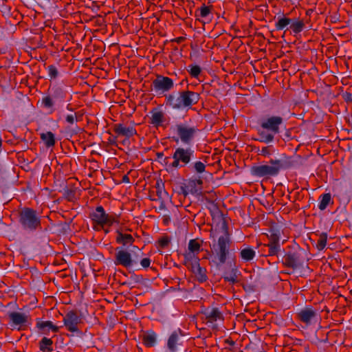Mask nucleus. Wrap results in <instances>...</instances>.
I'll use <instances>...</instances> for the list:
<instances>
[{
    "label": "nucleus",
    "instance_id": "nucleus-1",
    "mask_svg": "<svg viewBox=\"0 0 352 352\" xmlns=\"http://www.w3.org/2000/svg\"><path fill=\"white\" fill-rule=\"evenodd\" d=\"M173 162L169 165L172 168H188L197 174H201L206 170V165L201 161H192L195 159V151L190 148L177 147L173 153Z\"/></svg>",
    "mask_w": 352,
    "mask_h": 352
},
{
    "label": "nucleus",
    "instance_id": "nucleus-2",
    "mask_svg": "<svg viewBox=\"0 0 352 352\" xmlns=\"http://www.w3.org/2000/svg\"><path fill=\"white\" fill-rule=\"evenodd\" d=\"M283 118L280 116H267L261 118L256 129L258 138L256 141L269 144L274 140L275 135L280 132V126Z\"/></svg>",
    "mask_w": 352,
    "mask_h": 352
},
{
    "label": "nucleus",
    "instance_id": "nucleus-3",
    "mask_svg": "<svg viewBox=\"0 0 352 352\" xmlns=\"http://www.w3.org/2000/svg\"><path fill=\"white\" fill-rule=\"evenodd\" d=\"M217 226L218 228H216L215 232H217L219 229L222 232V235L218 238L217 242L212 245L216 254L214 260L212 261L217 266H219L224 264L227 260L231 239L228 232V224L226 219L223 216L220 217L219 222Z\"/></svg>",
    "mask_w": 352,
    "mask_h": 352
},
{
    "label": "nucleus",
    "instance_id": "nucleus-4",
    "mask_svg": "<svg viewBox=\"0 0 352 352\" xmlns=\"http://www.w3.org/2000/svg\"><path fill=\"white\" fill-rule=\"evenodd\" d=\"M294 162L286 155L280 159H271L267 164L256 165L251 167V174L256 177L270 178L278 175L281 170L292 167Z\"/></svg>",
    "mask_w": 352,
    "mask_h": 352
},
{
    "label": "nucleus",
    "instance_id": "nucleus-5",
    "mask_svg": "<svg viewBox=\"0 0 352 352\" xmlns=\"http://www.w3.org/2000/svg\"><path fill=\"white\" fill-rule=\"evenodd\" d=\"M164 96L165 104L175 110L190 109L201 98L199 93L188 89L180 91L177 94H166Z\"/></svg>",
    "mask_w": 352,
    "mask_h": 352
},
{
    "label": "nucleus",
    "instance_id": "nucleus-6",
    "mask_svg": "<svg viewBox=\"0 0 352 352\" xmlns=\"http://www.w3.org/2000/svg\"><path fill=\"white\" fill-rule=\"evenodd\" d=\"M89 218L95 231L104 230L105 233L109 232V228L113 223L120 222V216L114 212L107 213L102 206H98L89 213Z\"/></svg>",
    "mask_w": 352,
    "mask_h": 352
},
{
    "label": "nucleus",
    "instance_id": "nucleus-7",
    "mask_svg": "<svg viewBox=\"0 0 352 352\" xmlns=\"http://www.w3.org/2000/svg\"><path fill=\"white\" fill-rule=\"evenodd\" d=\"M18 223L27 232H34L41 228V216L34 209L23 207L18 210Z\"/></svg>",
    "mask_w": 352,
    "mask_h": 352
},
{
    "label": "nucleus",
    "instance_id": "nucleus-8",
    "mask_svg": "<svg viewBox=\"0 0 352 352\" xmlns=\"http://www.w3.org/2000/svg\"><path fill=\"white\" fill-rule=\"evenodd\" d=\"M48 91L49 94L43 97L41 105L44 109L48 110L50 113H52L55 111L54 106L56 104H59L64 102L67 92L62 86L56 84L50 87Z\"/></svg>",
    "mask_w": 352,
    "mask_h": 352
},
{
    "label": "nucleus",
    "instance_id": "nucleus-9",
    "mask_svg": "<svg viewBox=\"0 0 352 352\" xmlns=\"http://www.w3.org/2000/svg\"><path fill=\"white\" fill-rule=\"evenodd\" d=\"M170 129L177 134L181 142L186 144L192 142L198 131L196 126L184 122L177 123Z\"/></svg>",
    "mask_w": 352,
    "mask_h": 352
},
{
    "label": "nucleus",
    "instance_id": "nucleus-10",
    "mask_svg": "<svg viewBox=\"0 0 352 352\" xmlns=\"http://www.w3.org/2000/svg\"><path fill=\"white\" fill-rule=\"evenodd\" d=\"M9 324L13 329L18 331H24L32 324V318L30 315L18 311L8 313Z\"/></svg>",
    "mask_w": 352,
    "mask_h": 352
},
{
    "label": "nucleus",
    "instance_id": "nucleus-11",
    "mask_svg": "<svg viewBox=\"0 0 352 352\" xmlns=\"http://www.w3.org/2000/svg\"><path fill=\"white\" fill-rule=\"evenodd\" d=\"M192 261H184V265L195 276V279L200 283H205L208 279L207 270L200 265L199 258H193Z\"/></svg>",
    "mask_w": 352,
    "mask_h": 352
},
{
    "label": "nucleus",
    "instance_id": "nucleus-12",
    "mask_svg": "<svg viewBox=\"0 0 352 352\" xmlns=\"http://www.w3.org/2000/svg\"><path fill=\"white\" fill-rule=\"evenodd\" d=\"M152 86L157 94H162L173 89L174 82L168 76L157 75L156 78L152 82Z\"/></svg>",
    "mask_w": 352,
    "mask_h": 352
},
{
    "label": "nucleus",
    "instance_id": "nucleus-13",
    "mask_svg": "<svg viewBox=\"0 0 352 352\" xmlns=\"http://www.w3.org/2000/svg\"><path fill=\"white\" fill-rule=\"evenodd\" d=\"M63 323L66 329L72 332H78V324L81 323L82 319L76 310L68 311L63 318Z\"/></svg>",
    "mask_w": 352,
    "mask_h": 352
},
{
    "label": "nucleus",
    "instance_id": "nucleus-14",
    "mask_svg": "<svg viewBox=\"0 0 352 352\" xmlns=\"http://www.w3.org/2000/svg\"><path fill=\"white\" fill-rule=\"evenodd\" d=\"M185 334L178 328L173 331L167 340V348L170 352H177L179 347L182 346L185 340Z\"/></svg>",
    "mask_w": 352,
    "mask_h": 352
},
{
    "label": "nucleus",
    "instance_id": "nucleus-15",
    "mask_svg": "<svg viewBox=\"0 0 352 352\" xmlns=\"http://www.w3.org/2000/svg\"><path fill=\"white\" fill-rule=\"evenodd\" d=\"M135 263L132 258L131 254L126 250L117 248L115 254L114 264L121 265L125 268H129Z\"/></svg>",
    "mask_w": 352,
    "mask_h": 352
},
{
    "label": "nucleus",
    "instance_id": "nucleus-16",
    "mask_svg": "<svg viewBox=\"0 0 352 352\" xmlns=\"http://www.w3.org/2000/svg\"><path fill=\"white\" fill-rule=\"evenodd\" d=\"M282 264L294 270L302 266V260L299 252L289 251L283 256Z\"/></svg>",
    "mask_w": 352,
    "mask_h": 352
},
{
    "label": "nucleus",
    "instance_id": "nucleus-17",
    "mask_svg": "<svg viewBox=\"0 0 352 352\" xmlns=\"http://www.w3.org/2000/svg\"><path fill=\"white\" fill-rule=\"evenodd\" d=\"M112 130L116 134V138L124 137L129 140L137 134L135 128L133 126H126L123 123H117L112 126Z\"/></svg>",
    "mask_w": 352,
    "mask_h": 352
},
{
    "label": "nucleus",
    "instance_id": "nucleus-18",
    "mask_svg": "<svg viewBox=\"0 0 352 352\" xmlns=\"http://www.w3.org/2000/svg\"><path fill=\"white\" fill-rule=\"evenodd\" d=\"M201 241L199 239H190L188 245V252L184 254V261H192L193 258H199L197 254L201 252Z\"/></svg>",
    "mask_w": 352,
    "mask_h": 352
},
{
    "label": "nucleus",
    "instance_id": "nucleus-19",
    "mask_svg": "<svg viewBox=\"0 0 352 352\" xmlns=\"http://www.w3.org/2000/svg\"><path fill=\"white\" fill-rule=\"evenodd\" d=\"M317 316V311L312 307H305L297 313L298 318L306 325H309L314 320H316Z\"/></svg>",
    "mask_w": 352,
    "mask_h": 352
},
{
    "label": "nucleus",
    "instance_id": "nucleus-20",
    "mask_svg": "<svg viewBox=\"0 0 352 352\" xmlns=\"http://www.w3.org/2000/svg\"><path fill=\"white\" fill-rule=\"evenodd\" d=\"M151 117L149 118V123L153 126L158 128L164 124L166 122L165 113L159 108H153L150 111Z\"/></svg>",
    "mask_w": 352,
    "mask_h": 352
},
{
    "label": "nucleus",
    "instance_id": "nucleus-21",
    "mask_svg": "<svg viewBox=\"0 0 352 352\" xmlns=\"http://www.w3.org/2000/svg\"><path fill=\"white\" fill-rule=\"evenodd\" d=\"M204 314L207 322L213 323L219 320H223V316L217 307H208L202 311Z\"/></svg>",
    "mask_w": 352,
    "mask_h": 352
},
{
    "label": "nucleus",
    "instance_id": "nucleus-22",
    "mask_svg": "<svg viewBox=\"0 0 352 352\" xmlns=\"http://www.w3.org/2000/svg\"><path fill=\"white\" fill-rule=\"evenodd\" d=\"M36 327L43 334H47L50 331L54 333L59 331V327L54 325L52 322L50 320L43 321L40 318H36Z\"/></svg>",
    "mask_w": 352,
    "mask_h": 352
},
{
    "label": "nucleus",
    "instance_id": "nucleus-23",
    "mask_svg": "<svg viewBox=\"0 0 352 352\" xmlns=\"http://www.w3.org/2000/svg\"><path fill=\"white\" fill-rule=\"evenodd\" d=\"M116 242L122 245L123 247H129L133 244L135 239L130 234L123 233L120 230L116 232Z\"/></svg>",
    "mask_w": 352,
    "mask_h": 352
},
{
    "label": "nucleus",
    "instance_id": "nucleus-24",
    "mask_svg": "<svg viewBox=\"0 0 352 352\" xmlns=\"http://www.w3.org/2000/svg\"><path fill=\"white\" fill-rule=\"evenodd\" d=\"M142 340L143 344L146 347L153 346L157 341V334L153 330L144 331L142 335Z\"/></svg>",
    "mask_w": 352,
    "mask_h": 352
},
{
    "label": "nucleus",
    "instance_id": "nucleus-25",
    "mask_svg": "<svg viewBox=\"0 0 352 352\" xmlns=\"http://www.w3.org/2000/svg\"><path fill=\"white\" fill-rule=\"evenodd\" d=\"M240 258L244 262H250L254 259L256 256V252L250 246L243 248L239 253Z\"/></svg>",
    "mask_w": 352,
    "mask_h": 352
},
{
    "label": "nucleus",
    "instance_id": "nucleus-26",
    "mask_svg": "<svg viewBox=\"0 0 352 352\" xmlns=\"http://www.w3.org/2000/svg\"><path fill=\"white\" fill-rule=\"evenodd\" d=\"M288 14H283L277 18V21L275 23V28L276 30H283L290 26V23L292 22V19L287 16Z\"/></svg>",
    "mask_w": 352,
    "mask_h": 352
},
{
    "label": "nucleus",
    "instance_id": "nucleus-27",
    "mask_svg": "<svg viewBox=\"0 0 352 352\" xmlns=\"http://www.w3.org/2000/svg\"><path fill=\"white\" fill-rule=\"evenodd\" d=\"M292 22L290 23L289 28L294 34L301 32L305 28V23L302 19L298 18L292 19Z\"/></svg>",
    "mask_w": 352,
    "mask_h": 352
},
{
    "label": "nucleus",
    "instance_id": "nucleus-28",
    "mask_svg": "<svg viewBox=\"0 0 352 352\" xmlns=\"http://www.w3.org/2000/svg\"><path fill=\"white\" fill-rule=\"evenodd\" d=\"M40 137L46 147L50 148L55 145V136L52 132L47 131L46 133H41Z\"/></svg>",
    "mask_w": 352,
    "mask_h": 352
},
{
    "label": "nucleus",
    "instance_id": "nucleus-29",
    "mask_svg": "<svg viewBox=\"0 0 352 352\" xmlns=\"http://www.w3.org/2000/svg\"><path fill=\"white\" fill-rule=\"evenodd\" d=\"M39 349L43 352H52L53 351L52 340L43 337L39 342Z\"/></svg>",
    "mask_w": 352,
    "mask_h": 352
},
{
    "label": "nucleus",
    "instance_id": "nucleus-30",
    "mask_svg": "<svg viewBox=\"0 0 352 352\" xmlns=\"http://www.w3.org/2000/svg\"><path fill=\"white\" fill-rule=\"evenodd\" d=\"M203 185V180L201 178H195L190 179L188 186L190 187V192L192 194L197 193L201 191Z\"/></svg>",
    "mask_w": 352,
    "mask_h": 352
},
{
    "label": "nucleus",
    "instance_id": "nucleus-31",
    "mask_svg": "<svg viewBox=\"0 0 352 352\" xmlns=\"http://www.w3.org/2000/svg\"><path fill=\"white\" fill-rule=\"evenodd\" d=\"M319 200L320 201L318 204V208L320 210H325L331 202L333 203L330 193H324L321 195L319 197Z\"/></svg>",
    "mask_w": 352,
    "mask_h": 352
},
{
    "label": "nucleus",
    "instance_id": "nucleus-32",
    "mask_svg": "<svg viewBox=\"0 0 352 352\" xmlns=\"http://www.w3.org/2000/svg\"><path fill=\"white\" fill-rule=\"evenodd\" d=\"M263 246L264 248H268V254L266 256H278L279 252L281 250L280 244H275L268 242L267 244H264Z\"/></svg>",
    "mask_w": 352,
    "mask_h": 352
},
{
    "label": "nucleus",
    "instance_id": "nucleus-33",
    "mask_svg": "<svg viewBox=\"0 0 352 352\" xmlns=\"http://www.w3.org/2000/svg\"><path fill=\"white\" fill-rule=\"evenodd\" d=\"M187 71L192 78L197 79L201 73V68L198 65L190 64L188 66Z\"/></svg>",
    "mask_w": 352,
    "mask_h": 352
},
{
    "label": "nucleus",
    "instance_id": "nucleus-34",
    "mask_svg": "<svg viewBox=\"0 0 352 352\" xmlns=\"http://www.w3.org/2000/svg\"><path fill=\"white\" fill-rule=\"evenodd\" d=\"M6 3V0H0V12L6 18L11 15V8Z\"/></svg>",
    "mask_w": 352,
    "mask_h": 352
},
{
    "label": "nucleus",
    "instance_id": "nucleus-35",
    "mask_svg": "<svg viewBox=\"0 0 352 352\" xmlns=\"http://www.w3.org/2000/svg\"><path fill=\"white\" fill-rule=\"evenodd\" d=\"M327 234L325 232H322V234H320L318 239L317 240L316 248H318V250H323L327 245Z\"/></svg>",
    "mask_w": 352,
    "mask_h": 352
},
{
    "label": "nucleus",
    "instance_id": "nucleus-36",
    "mask_svg": "<svg viewBox=\"0 0 352 352\" xmlns=\"http://www.w3.org/2000/svg\"><path fill=\"white\" fill-rule=\"evenodd\" d=\"M270 234H267L268 242L275 244H280V234L274 230H271Z\"/></svg>",
    "mask_w": 352,
    "mask_h": 352
},
{
    "label": "nucleus",
    "instance_id": "nucleus-37",
    "mask_svg": "<svg viewBox=\"0 0 352 352\" xmlns=\"http://www.w3.org/2000/svg\"><path fill=\"white\" fill-rule=\"evenodd\" d=\"M76 191L73 188H65L63 192V197L69 201H74L76 199Z\"/></svg>",
    "mask_w": 352,
    "mask_h": 352
},
{
    "label": "nucleus",
    "instance_id": "nucleus-38",
    "mask_svg": "<svg viewBox=\"0 0 352 352\" xmlns=\"http://www.w3.org/2000/svg\"><path fill=\"white\" fill-rule=\"evenodd\" d=\"M210 7L206 6L205 4H203V6L199 8V14H197V13L196 12L195 16H201L202 18H206L210 14Z\"/></svg>",
    "mask_w": 352,
    "mask_h": 352
},
{
    "label": "nucleus",
    "instance_id": "nucleus-39",
    "mask_svg": "<svg viewBox=\"0 0 352 352\" xmlns=\"http://www.w3.org/2000/svg\"><path fill=\"white\" fill-rule=\"evenodd\" d=\"M47 71H48V75H49L50 80L55 79L58 77V71L56 66H54L53 65H49L47 67Z\"/></svg>",
    "mask_w": 352,
    "mask_h": 352
},
{
    "label": "nucleus",
    "instance_id": "nucleus-40",
    "mask_svg": "<svg viewBox=\"0 0 352 352\" xmlns=\"http://www.w3.org/2000/svg\"><path fill=\"white\" fill-rule=\"evenodd\" d=\"M155 188L156 189V195H157L158 198H162V194L165 192L164 189V184L161 180L156 182Z\"/></svg>",
    "mask_w": 352,
    "mask_h": 352
},
{
    "label": "nucleus",
    "instance_id": "nucleus-41",
    "mask_svg": "<svg viewBox=\"0 0 352 352\" xmlns=\"http://www.w3.org/2000/svg\"><path fill=\"white\" fill-rule=\"evenodd\" d=\"M223 278L231 284H235L239 282L238 276L235 272H232L230 274L224 276Z\"/></svg>",
    "mask_w": 352,
    "mask_h": 352
},
{
    "label": "nucleus",
    "instance_id": "nucleus-42",
    "mask_svg": "<svg viewBox=\"0 0 352 352\" xmlns=\"http://www.w3.org/2000/svg\"><path fill=\"white\" fill-rule=\"evenodd\" d=\"M77 114L78 113L75 112L74 113L67 115L65 116L66 122L71 125L74 124L75 122L78 121Z\"/></svg>",
    "mask_w": 352,
    "mask_h": 352
},
{
    "label": "nucleus",
    "instance_id": "nucleus-43",
    "mask_svg": "<svg viewBox=\"0 0 352 352\" xmlns=\"http://www.w3.org/2000/svg\"><path fill=\"white\" fill-rule=\"evenodd\" d=\"M170 239L167 236H162L158 241L159 245L162 248H164L167 247L168 245V244L170 243Z\"/></svg>",
    "mask_w": 352,
    "mask_h": 352
},
{
    "label": "nucleus",
    "instance_id": "nucleus-44",
    "mask_svg": "<svg viewBox=\"0 0 352 352\" xmlns=\"http://www.w3.org/2000/svg\"><path fill=\"white\" fill-rule=\"evenodd\" d=\"M271 154H272V151L270 149V146L263 147L259 153V155H261L265 157L269 156Z\"/></svg>",
    "mask_w": 352,
    "mask_h": 352
},
{
    "label": "nucleus",
    "instance_id": "nucleus-45",
    "mask_svg": "<svg viewBox=\"0 0 352 352\" xmlns=\"http://www.w3.org/2000/svg\"><path fill=\"white\" fill-rule=\"evenodd\" d=\"M151 263V260L149 258H144L140 261V265L143 268H148Z\"/></svg>",
    "mask_w": 352,
    "mask_h": 352
},
{
    "label": "nucleus",
    "instance_id": "nucleus-46",
    "mask_svg": "<svg viewBox=\"0 0 352 352\" xmlns=\"http://www.w3.org/2000/svg\"><path fill=\"white\" fill-rule=\"evenodd\" d=\"M179 194L182 195L184 196V197H186L188 195V192L186 189V187L180 186Z\"/></svg>",
    "mask_w": 352,
    "mask_h": 352
},
{
    "label": "nucleus",
    "instance_id": "nucleus-47",
    "mask_svg": "<svg viewBox=\"0 0 352 352\" xmlns=\"http://www.w3.org/2000/svg\"><path fill=\"white\" fill-rule=\"evenodd\" d=\"M170 221V218L168 215L163 216V223L164 225H166V226L168 225Z\"/></svg>",
    "mask_w": 352,
    "mask_h": 352
},
{
    "label": "nucleus",
    "instance_id": "nucleus-48",
    "mask_svg": "<svg viewBox=\"0 0 352 352\" xmlns=\"http://www.w3.org/2000/svg\"><path fill=\"white\" fill-rule=\"evenodd\" d=\"M122 183H126V184L130 183L129 177V176L127 175H124L122 177Z\"/></svg>",
    "mask_w": 352,
    "mask_h": 352
},
{
    "label": "nucleus",
    "instance_id": "nucleus-49",
    "mask_svg": "<svg viewBox=\"0 0 352 352\" xmlns=\"http://www.w3.org/2000/svg\"><path fill=\"white\" fill-rule=\"evenodd\" d=\"M185 40V38L183 37V36H179V37H177L175 39V41L177 42V43H179L182 41H184Z\"/></svg>",
    "mask_w": 352,
    "mask_h": 352
},
{
    "label": "nucleus",
    "instance_id": "nucleus-50",
    "mask_svg": "<svg viewBox=\"0 0 352 352\" xmlns=\"http://www.w3.org/2000/svg\"><path fill=\"white\" fill-rule=\"evenodd\" d=\"M226 343L228 344L230 346H234L235 344V342L232 340H230V339H227L226 340Z\"/></svg>",
    "mask_w": 352,
    "mask_h": 352
},
{
    "label": "nucleus",
    "instance_id": "nucleus-51",
    "mask_svg": "<svg viewBox=\"0 0 352 352\" xmlns=\"http://www.w3.org/2000/svg\"><path fill=\"white\" fill-rule=\"evenodd\" d=\"M156 155H157V158H162L164 156L163 153H157Z\"/></svg>",
    "mask_w": 352,
    "mask_h": 352
},
{
    "label": "nucleus",
    "instance_id": "nucleus-52",
    "mask_svg": "<svg viewBox=\"0 0 352 352\" xmlns=\"http://www.w3.org/2000/svg\"><path fill=\"white\" fill-rule=\"evenodd\" d=\"M67 109L68 110H69V111H73V109H72V107H70V104H68V105L67 106Z\"/></svg>",
    "mask_w": 352,
    "mask_h": 352
}]
</instances>
